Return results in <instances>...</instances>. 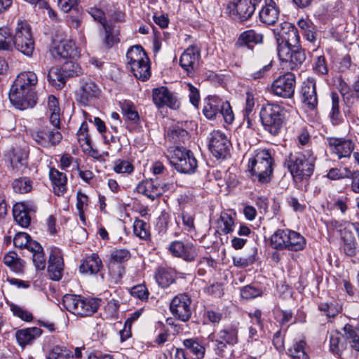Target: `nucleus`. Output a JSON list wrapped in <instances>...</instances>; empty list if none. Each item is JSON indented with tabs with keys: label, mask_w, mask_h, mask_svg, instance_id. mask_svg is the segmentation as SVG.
Instances as JSON below:
<instances>
[{
	"label": "nucleus",
	"mask_w": 359,
	"mask_h": 359,
	"mask_svg": "<svg viewBox=\"0 0 359 359\" xmlns=\"http://www.w3.org/2000/svg\"><path fill=\"white\" fill-rule=\"evenodd\" d=\"M37 82V76L34 72H23L18 75L9 93L10 101L15 108L25 110L35 106L34 88Z\"/></svg>",
	"instance_id": "f257e3e1"
},
{
	"label": "nucleus",
	"mask_w": 359,
	"mask_h": 359,
	"mask_svg": "<svg viewBox=\"0 0 359 359\" xmlns=\"http://www.w3.org/2000/svg\"><path fill=\"white\" fill-rule=\"evenodd\" d=\"M316 157L311 151L290 154L285 159L292 177L297 180L309 178L313 172Z\"/></svg>",
	"instance_id": "f03ea898"
},
{
	"label": "nucleus",
	"mask_w": 359,
	"mask_h": 359,
	"mask_svg": "<svg viewBox=\"0 0 359 359\" xmlns=\"http://www.w3.org/2000/svg\"><path fill=\"white\" fill-rule=\"evenodd\" d=\"M286 112L284 107L277 104L268 103L264 105L259 116L264 130L273 136L280 133L285 123Z\"/></svg>",
	"instance_id": "7ed1b4c3"
},
{
	"label": "nucleus",
	"mask_w": 359,
	"mask_h": 359,
	"mask_svg": "<svg viewBox=\"0 0 359 359\" xmlns=\"http://www.w3.org/2000/svg\"><path fill=\"white\" fill-rule=\"evenodd\" d=\"M271 245L278 250L300 251L306 247V239L299 233L288 229H278L271 237Z\"/></svg>",
	"instance_id": "20e7f679"
},
{
	"label": "nucleus",
	"mask_w": 359,
	"mask_h": 359,
	"mask_svg": "<svg viewBox=\"0 0 359 359\" xmlns=\"http://www.w3.org/2000/svg\"><path fill=\"white\" fill-rule=\"evenodd\" d=\"M249 168L254 182L269 183L273 174V159L269 152L266 150L259 151L250 161Z\"/></svg>",
	"instance_id": "39448f33"
},
{
	"label": "nucleus",
	"mask_w": 359,
	"mask_h": 359,
	"mask_svg": "<svg viewBox=\"0 0 359 359\" xmlns=\"http://www.w3.org/2000/svg\"><path fill=\"white\" fill-rule=\"evenodd\" d=\"M27 56H31L34 50V41L30 26L25 21H18L13 36V47Z\"/></svg>",
	"instance_id": "423d86ee"
},
{
	"label": "nucleus",
	"mask_w": 359,
	"mask_h": 359,
	"mask_svg": "<svg viewBox=\"0 0 359 359\" xmlns=\"http://www.w3.org/2000/svg\"><path fill=\"white\" fill-rule=\"evenodd\" d=\"M170 161L182 173L191 174L197 168V161L193 153L184 148H175L170 156Z\"/></svg>",
	"instance_id": "0eeeda50"
},
{
	"label": "nucleus",
	"mask_w": 359,
	"mask_h": 359,
	"mask_svg": "<svg viewBox=\"0 0 359 359\" xmlns=\"http://www.w3.org/2000/svg\"><path fill=\"white\" fill-rule=\"evenodd\" d=\"M230 147V140L224 133L218 130L210 133L208 148L216 158H226L229 154Z\"/></svg>",
	"instance_id": "6e6552de"
},
{
	"label": "nucleus",
	"mask_w": 359,
	"mask_h": 359,
	"mask_svg": "<svg viewBox=\"0 0 359 359\" xmlns=\"http://www.w3.org/2000/svg\"><path fill=\"white\" fill-rule=\"evenodd\" d=\"M296 78L294 74L288 72L276 79L271 86L272 94L282 98H292L294 94Z\"/></svg>",
	"instance_id": "1a4fd4ad"
},
{
	"label": "nucleus",
	"mask_w": 359,
	"mask_h": 359,
	"mask_svg": "<svg viewBox=\"0 0 359 359\" xmlns=\"http://www.w3.org/2000/svg\"><path fill=\"white\" fill-rule=\"evenodd\" d=\"M191 299L185 294H180L175 296L170 304V310L172 314L182 322L188 321L191 316Z\"/></svg>",
	"instance_id": "9d476101"
},
{
	"label": "nucleus",
	"mask_w": 359,
	"mask_h": 359,
	"mask_svg": "<svg viewBox=\"0 0 359 359\" xmlns=\"http://www.w3.org/2000/svg\"><path fill=\"white\" fill-rule=\"evenodd\" d=\"M278 55L280 60L289 62L291 69L299 68L306 60L305 51L299 46H278Z\"/></svg>",
	"instance_id": "9b49d317"
},
{
	"label": "nucleus",
	"mask_w": 359,
	"mask_h": 359,
	"mask_svg": "<svg viewBox=\"0 0 359 359\" xmlns=\"http://www.w3.org/2000/svg\"><path fill=\"white\" fill-rule=\"evenodd\" d=\"M168 250L172 257L188 262H194L198 256L196 247L190 242L174 241L170 243Z\"/></svg>",
	"instance_id": "f8f14e48"
},
{
	"label": "nucleus",
	"mask_w": 359,
	"mask_h": 359,
	"mask_svg": "<svg viewBox=\"0 0 359 359\" xmlns=\"http://www.w3.org/2000/svg\"><path fill=\"white\" fill-rule=\"evenodd\" d=\"M153 102L158 108L168 107L172 109L179 107V102L175 95L171 93L166 87L153 89L152 92Z\"/></svg>",
	"instance_id": "ddd939ff"
},
{
	"label": "nucleus",
	"mask_w": 359,
	"mask_h": 359,
	"mask_svg": "<svg viewBox=\"0 0 359 359\" xmlns=\"http://www.w3.org/2000/svg\"><path fill=\"white\" fill-rule=\"evenodd\" d=\"M226 10L230 15L235 16L241 21L249 20L255 11L250 0H238L236 2H230L227 5Z\"/></svg>",
	"instance_id": "4468645a"
},
{
	"label": "nucleus",
	"mask_w": 359,
	"mask_h": 359,
	"mask_svg": "<svg viewBox=\"0 0 359 359\" xmlns=\"http://www.w3.org/2000/svg\"><path fill=\"white\" fill-rule=\"evenodd\" d=\"M300 95L302 102L310 109H314L318 104V95L315 79L308 78L302 82Z\"/></svg>",
	"instance_id": "2eb2a0df"
},
{
	"label": "nucleus",
	"mask_w": 359,
	"mask_h": 359,
	"mask_svg": "<svg viewBox=\"0 0 359 359\" xmlns=\"http://www.w3.org/2000/svg\"><path fill=\"white\" fill-rule=\"evenodd\" d=\"M64 262L58 249H53L49 255L48 273L51 280H59L62 277Z\"/></svg>",
	"instance_id": "dca6fc26"
},
{
	"label": "nucleus",
	"mask_w": 359,
	"mask_h": 359,
	"mask_svg": "<svg viewBox=\"0 0 359 359\" xmlns=\"http://www.w3.org/2000/svg\"><path fill=\"white\" fill-rule=\"evenodd\" d=\"M169 187L170 184H165L163 186H160L155 184L152 180H149L140 182L136 189L138 193L144 194L147 198L154 201L168 189Z\"/></svg>",
	"instance_id": "f3484780"
},
{
	"label": "nucleus",
	"mask_w": 359,
	"mask_h": 359,
	"mask_svg": "<svg viewBox=\"0 0 359 359\" xmlns=\"http://www.w3.org/2000/svg\"><path fill=\"white\" fill-rule=\"evenodd\" d=\"M327 140L331 151L339 158L349 157L354 149L352 142L348 140L328 137Z\"/></svg>",
	"instance_id": "a211bd4d"
},
{
	"label": "nucleus",
	"mask_w": 359,
	"mask_h": 359,
	"mask_svg": "<svg viewBox=\"0 0 359 359\" xmlns=\"http://www.w3.org/2000/svg\"><path fill=\"white\" fill-rule=\"evenodd\" d=\"M57 129L55 128V129L51 130H36L32 133V137L36 143L41 146L55 145L59 143L62 138L61 133Z\"/></svg>",
	"instance_id": "6ab92c4d"
},
{
	"label": "nucleus",
	"mask_w": 359,
	"mask_h": 359,
	"mask_svg": "<svg viewBox=\"0 0 359 359\" xmlns=\"http://www.w3.org/2000/svg\"><path fill=\"white\" fill-rule=\"evenodd\" d=\"M50 52L55 59L75 58L79 55L78 48L72 41H60Z\"/></svg>",
	"instance_id": "aec40b11"
},
{
	"label": "nucleus",
	"mask_w": 359,
	"mask_h": 359,
	"mask_svg": "<svg viewBox=\"0 0 359 359\" xmlns=\"http://www.w3.org/2000/svg\"><path fill=\"white\" fill-rule=\"evenodd\" d=\"M199 50L196 46H189L182 54L180 59L181 67L190 76L195 68L196 65L199 60Z\"/></svg>",
	"instance_id": "412c9836"
},
{
	"label": "nucleus",
	"mask_w": 359,
	"mask_h": 359,
	"mask_svg": "<svg viewBox=\"0 0 359 359\" xmlns=\"http://www.w3.org/2000/svg\"><path fill=\"white\" fill-rule=\"evenodd\" d=\"M280 11L273 0H265V5L259 11V19L264 24H275L279 18Z\"/></svg>",
	"instance_id": "4be33fe9"
},
{
	"label": "nucleus",
	"mask_w": 359,
	"mask_h": 359,
	"mask_svg": "<svg viewBox=\"0 0 359 359\" xmlns=\"http://www.w3.org/2000/svg\"><path fill=\"white\" fill-rule=\"evenodd\" d=\"M42 334V330L36 327L18 330L15 332V338L20 346L24 348L30 344Z\"/></svg>",
	"instance_id": "5701e85b"
},
{
	"label": "nucleus",
	"mask_w": 359,
	"mask_h": 359,
	"mask_svg": "<svg viewBox=\"0 0 359 359\" xmlns=\"http://www.w3.org/2000/svg\"><path fill=\"white\" fill-rule=\"evenodd\" d=\"M49 177L53 184V191L57 196H62L67 191V176L55 168H50Z\"/></svg>",
	"instance_id": "b1692460"
},
{
	"label": "nucleus",
	"mask_w": 359,
	"mask_h": 359,
	"mask_svg": "<svg viewBox=\"0 0 359 359\" xmlns=\"http://www.w3.org/2000/svg\"><path fill=\"white\" fill-rule=\"evenodd\" d=\"M341 249L346 255L353 257L357 254V243L351 230L344 228V231L341 233Z\"/></svg>",
	"instance_id": "393cba45"
},
{
	"label": "nucleus",
	"mask_w": 359,
	"mask_h": 359,
	"mask_svg": "<svg viewBox=\"0 0 359 359\" xmlns=\"http://www.w3.org/2000/svg\"><path fill=\"white\" fill-rule=\"evenodd\" d=\"M102 262L98 255L93 253L81 264L79 270L82 273L96 274L102 268Z\"/></svg>",
	"instance_id": "a878e982"
},
{
	"label": "nucleus",
	"mask_w": 359,
	"mask_h": 359,
	"mask_svg": "<svg viewBox=\"0 0 359 359\" xmlns=\"http://www.w3.org/2000/svg\"><path fill=\"white\" fill-rule=\"evenodd\" d=\"M30 210L31 209L23 203H16L13 206V214L14 219L22 227L26 228L30 224Z\"/></svg>",
	"instance_id": "bb28decb"
},
{
	"label": "nucleus",
	"mask_w": 359,
	"mask_h": 359,
	"mask_svg": "<svg viewBox=\"0 0 359 359\" xmlns=\"http://www.w3.org/2000/svg\"><path fill=\"white\" fill-rule=\"evenodd\" d=\"M216 341L219 344L225 346L226 344L234 345L238 342V329L235 325L226 327L216 335Z\"/></svg>",
	"instance_id": "cd10ccee"
},
{
	"label": "nucleus",
	"mask_w": 359,
	"mask_h": 359,
	"mask_svg": "<svg viewBox=\"0 0 359 359\" xmlns=\"http://www.w3.org/2000/svg\"><path fill=\"white\" fill-rule=\"evenodd\" d=\"M99 94L97 86L90 79H82L80 88V101L86 104L88 101Z\"/></svg>",
	"instance_id": "c85d7f7f"
},
{
	"label": "nucleus",
	"mask_w": 359,
	"mask_h": 359,
	"mask_svg": "<svg viewBox=\"0 0 359 359\" xmlns=\"http://www.w3.org/2000/svg\"><path fill=\"white\" fill-rule=\"evenodd\" d=\"M100 306V300L95 298L81 297L79 308L83 311H77L76 315L81 317L88 316L95 313Z\"/></svg>",
	"instance_id": "c756f323"
},
{
	"label": "nucleus",
	"mask_w": 359,
	"mask_h": 359,
	"mask_svg": "<svg viewBox=\"0 0 359 359\" xmlns=\"http://www.w3.org/2000/svg\"><path fill=\"white\" fill-rule=\"evenodd\" d=\"M47 79L48 83L56 89H62L68 79L58 66L53 67L49 69Z\"/></svg>",
	"instance_id": "7c9ffc66"
},
{
	"label": "nucleus",
	"mask_w": 359,
	"mask_h": 359,
	"mask_svg": "<svg viewBox=\"0 0 359 359\" xmlns=\"http://www.w3.org/2000/svg\"><path fill=\"white\" fill-rule=\"evenodd\" d=\"M155 279L162 287H167L175 281V273L172 269L158 267L155 273Z\"/></svg>",
	"instance_id": "2f4dec72"
},
{
	"label": "nucleus",
	"mask_w": 359,
	"mask_h": 359,
	"mask_svg": "<svg viewBox=\"0 0 359 359\" xmlns=\"http://www.w3.org/2000/svg\"><path fill=\"white\" fill-rule=\"evenodd\" d=\"M262 34L257 33L253 29H249L241 34L236 42V46L240 48L243 46H248L250 43H262Z\"/></svg>",
	"instance_id": "473e14b6"
},
{
	"label": "nucleus",
	"mask_w": 359,
	"mask_h": 359,
	"mask_svg": "<svg viewBox=\"0 0 359 359\" xmlns=\"http://www.w3.org/2000/svg\"><path fill=\"white\" fill-rule=\"evenodd\" d=\"M27 154L20 149H14L11 156V164L17 172H22L27 167Z\"/></svg>",
	"instance_id": "72a5a7b5"
},
{
	"label": "nucleus",
	"mask_w": 359,
	"mask_h": 359,
	"mask_svg": "<svg viewBox=\"0 0 359 359\" xmlns=\"http://www.w3.org/2000/svg\"><path fill=\"white\" fill-rule=\"evenodd\" d=\"M29 251L32 253V261L36 269L43 270L46 267V258L41 245L39 243H32Z\"/></svg>",
	"instance_id": "f704fd0d"
},
{
	"label": "nucleus",
	"mask_w": 359,
	"mask_h": 359,
	"mask_svg": "<svg viewBox=\"0 0 359 359\" xmlns=\"http://www.w3.org/2000/svg\"><path fill=\"white\" fill-rule=\"evenodd\" d=\"M128 64L130 67L135 63L144 62L149 61L147 55L140 46H135L130 48L126 54Z\"/></svg>",
	"instance_id": "c9c22d12"
},
{
	"label": "nucleus",
	"mask_w": 359,
	"mask_h": 359,
	"mask_svg": "<svg viewBox=\"0 0 359 359\" xmlns=\"http://www.w3.org/2000/svg\"><path fill=\"white\" fill-rule=\"evenodd\" d=\"M48 107L50 111V123L56 128H60V107L58 101L53 95H50L48 100Z\"/></svg>",
	"instance_id": "e433bc0d"
},
{
	"label": "nucleus",
	"mask_w": 359,
	"mask_h": 359,
	"mask_svg": "<svg viewBox=\"0 0 359 359\" xmlns=\"http://www.w3.org/2000/svg\"><path fill=\"white\" fill-rule=\"evenodd\" d=\"M103 28L105 32L104 44L107 48H111L120 41L118 38L119 32L111 23L104 25Z\"/></svg>",
	"instance_id": "4c0bfd02"
},
{
	"label": "nucleus",
	"mask_w": 359,
	"mask_h": 359,
	"mask_svg": "<svg viewBox=\"0 0 359 359\" xmlns=\"http://www.w3.org/2000/svg\"><path fill=\"white\" fill-rule=\"evenodd\" d=\"M258 329L260 328L251 323V325L248 327L247 344L250 348L253 349L257 347V351H259L262 350V343L259 340Z\"/></svg>",
	"instance_id": "58836bf2"
},
{
	"label": "nucleus",
	"mask_w": 359,
	"mask_h": 359,
	"mask_svg": "<svg viewBox=\"0 0 359 359\" xmlns=\"http://www.w3.org/2000/svg\"><path fill=\"white\" fill-rule=\"evenodd\" d=\"M222 100L212 98L204 106L203 113L208 119L216 118L219 116Z\"/></svg>",
	"instance_id": "ea45409f"
},
{
	"label": "nucleus",
	"mask_w": 359,
	"mask_h": 359,
	"mask_svg": "<svg viewBox=\"0 0 359 359\" xmlns=\"http://www.w3.org/2000/svg\"><path fill=\"white\" fill-rule=\"evenodd\" d=\"M330 96L332 99V109L330 118L333 125H339L343 120L339 110V97L336 92H332Z\"/></svg>",
	"instance_id": "a19ab883"
},
{
	"label": "nucleus",
	"mask_w": 359,
	"mask_h": 359,
	"mask_svg": "<svg viewBox=\"0 0 359 359\" xmlns=\"http://www.w3.org/2000/svg\"><path fill=\"white\" fill-rule=\"evenodd\" d=\"M13 50V35L8 27H0V51Z\"/></svg>",
	"instance_id": "79ce46f5"
},
{
	"label": "nucleus",
	"mask_w": 359,
	"mask_h": 359,
	"mask_svg": "<svg viewBox=\"0 0 359 359\" xmlns=\"http://www.w3.org/2000/svg\"><path fill=\"white\" fill-rule=\"evenodd\" d=\"M344 336L347 342L351 344L352 348L359 351V336L356 329L351 325L346 324L344 328Z\"/></svg>",
	"instance_id": "37998d69"
},
{
	"label": "nucleus",
	"mask_w": 359,
	"mask_h": 359,
	"mask_svg": "<svg viewBox=\"0 0 359 359\" xmlns=\"http://www.w3.org/2000/svg\"><path fill=\"white\" fill-rule=\"evenodd\" d=\"M305 347V341L299 340L295 342L291 348H288L287 353L294 359H309Z\"/></svg>",
	"instance_id": "c03bdc74"
},
{
	"label": "nucleus",
	"mask_w": 359,
	"mask_h": 359,
	"mask_svg": "<svg viewBox=\"0 0 359 359\" xmlns=\"http://www.w3.org/2000/svg\"><path fill=\"white\" fill-rule=\"evenodd\" d=\"M47 359H74V357L67 347L57 345L49 351Z\"/></svg>",
	"instance_id": "a18cd8bd"
},
{
	"label": "nucleus",
	"mask_w": 359,
	"mask_h": 359,
	"mask_svg": "<svg viewBox=\"0 0 359 359\" xmlns=\"http://www.w3.org/2000/svg\"><path fill=\"white\" fill-rule=\"evenodd\" d=\"M183 344L185 348L189 350L197 358L203 357L205 348L196 338L184 339Z\"/></svg>",
	"instance_id": "49530a36"
},
{
	"label": "nucleus",
	"mask_w": 359,
	"mask_h": 359,
	"mask_svg": "<svg viewBox=\"0 0 359 359\" xmlns=\"http://www.w3.org/2000/svg\"><path fill=\"white\" fill-rule=\"evenodd\" d=\"M120 107L123 116L133 122H137L139 120V114L136 111L133 103L129 100H123L120 102Z\"/></svg>",
	"instance_id": "de8ad7c7"
},
{
	"label": "nucleus",
	"mask_w": 359,
	"mask_h": 359,
	"mask_svg": "<svg viewBox=\"0 0 359 359\" xmlns=\"http://www.w3.org/2000/svg\"><path fill=\"white\" fill-rule=\"evenodd\" d=\"M134 76L143 81L147 80L151 75L149 61L144 62L135 63L130 67Z\"/></svg>",
	"instance_id": "09e8293b"
},
{
	"label": "nucleus",
	"mask_w": 359,
	"mask_h": 359,
	"mask_svg": "<svg viewBox=\"0 0 359 359\" xmlns=\"http://www.w3.org/2000/svg\"><path fill=\"white\" fill-rule=\"evenodd\" d=\"M81 297L79 295L67 294L63 297L62 305L67 311L76 315L78 311H80L79 304Z\"/></svg>",
	"instance_id": "8fccbe9b"
},
{
	"label": "nucleus",
	"mask_w": 359,
	"mask_h": 359,
	"mask_svg": "<svg viewBox=\"0 0 359 359\" xmlns=\"http://www.w3.org/2000/svg\"><path fill=\"white\" fill-rule=\"evenodd\" d=\"M133 232L141 239L147 240L150 236L149 224L139 218H136L134 221Z\"/></svg>",
	"instance_id": "3c124183"
},
{
	"label": "nucleus",
	"mask_w": 359,
	"mask_h": 359,
	"mask_svg": "<svg viewBox=\"0 0 359 359\" xmlns=\"http://www.w3.org/2000/svg\"><path fill=\"white\" fill-rule=\"evenodd\" d=\"M234 219L227 213H222L217 220V228L224 234L233 231Z\"/></svg>",
	"instance_id": "603ef678"
},
{
	"label": "nucleus",
	"mask_w": 359,
	"mask_h": 359,
	"mask_svg": "<svg viewBox=\"0 0 359 359\" xmlns=\"http://www.w3.org/2000/svg\"><path fill=\"white\" fill-rule=\"evenodd\" d=\"M330 351L336 355H340L346 348V344L342 340L339 333H331L330 336Z\"/></svg>",
	"instance_id": "864d4df0"
},
{
	"label": "nucleus",
	"mask_w": 359,
	"mask_h": 359,
	"mask_svg": "<svg viewBox=\"0 0 359 359\" xmlns=\"http://www.w3.org/2000/svg\"><path fill=\"white\" fill-rule=\"evenodd\" d=\"M12 187L14 191L19 194L28 193L32 188V182L27 177L15 179L12 183Z\"/></svg>",
	"instance_id": "5fc2aeb1"
},
{
	"label": "nucleus",
	"mask_w": 359,
	"mask_h": 359,
	"mask_svg": "<svg viewBox=\"0 0 359 359\" xmlns=\"http://www.w3.org/2000/svg\"><path fill=\"white\" fill-rule=\"evenodd\" d=\"M60 68L63 72L65 76L67 79L74 76H79L82 73L81 68L79 65L72 60H67L64 62Z\"/></svg>",
	"instance_id": "6e6d98bb"
},
{
	"label": "nucleus",
	"mask_w": 359,
	"mask_h": 359,
	"mask_svg": "<svg viewBox=\"0 0 359 359\" xmlns=\"http://www.w3.org/2000/svg\"><path fill=\"white\" fill-rule=\"evenodd\" d=\"M32 243H37L32 240L29 234L25 232H20L15 234L13 238V244L15 247L20 248H27L29 251V247Z\"/></svg>",
	"instance_id": "4d7b16f0"
},
{
	"label": "nucleus",
	"mask_w": 359,
	"mask_h": 359,
	"mask_svg": "<svg viewBox=\"0 0 359 359\" xmlns=\"http://www.w3.org/2000/svg\"><path fill=\"white\" fill-rule=\"evenodd\" d=\"M4 263L15 271H19L22 266L21 260L14 252H9L4 256Z\"/></svg>",
	"instance_id": "13d9d810"
},
{
	"label": "nucleus",
	"mask_w": 359,
	"mask_h": 359,
	"mask_svg": "<svg viewBox=\"0 0 359 359\" xmlns=\"http://www.w3.org/2000/svg\"><path fill=\"white\" fill-rule=\"evenodd\" d=\"M284 33L282 34L283 43L278 46H287L291 48L298 46L299 36L297 29H292V31H290L287 36L283 34Z\"/></svg>",
	"instance_id": "bf43d9fd"
},
{
	"label": "nucleus",
	"mask_w": 359,
	"mask_h": 359,
	"mask_svg": "<svg viewBox=\"0 0 359 359\" xmlns=\"http://www.w3.org/2000/svg\"><path fill=\"white\" fill-rule=\"evenodd\" d=\"M320 311H323L327 318L335 317L340 311V307L334 303L323 302L318 305Z\"/></svg>",
	"instance_id": "052dcab7"
},
{
	"label": "nucleus",
	"mask_w": 359,
	"mask_h": 359,
	"mask_svg": "<svg viewBox=\"0 0 359 359\" xmlns=\"http://www.w3.org/2000/svg\"><path fill=\"white\" fill-rule=\"evenodd\" d=\"M9 306L14 316L27 322L32 320V314L20 306L15 304H11Z\"/></svg>",
	"instance_id": "680f3d73"
},
{
	"label": "nucleus",
	"mask_w": 359,
	"mask_h": 359,
	"mask_svg": "<svg viewBox=\"0 0 359 359\" xmlns=\"http://www.w3.org/2000/svg\"><path fill=\"white\" fill-rule=\"evenodd\" d=\"M133 170V165L128 161L118 159L114 162V170L117 173L130 174Z\"/></svg>",
	"instance_id": "e2e57ef3"
},
{
	"label": "nucleus",
	"mask_w": 359,
	"mask_h": 359,
	"mask_svg": "<svg viewBox=\"0 0 359 359\" xmlns=\"http://www.w3.org/2000/svg\"><path fill=\"white\" fill-rule=\"evenodd\" d=\"M351 170L348 168H344L342 170L332 168L327 173V177L331 180H339L349 178Z\"/></svg>",
	"instance_id": "0e129e2a"
},
{
	"label": "nucleus",
	"mask_w": 359,
	"mask_h": 359,
	"mask_svg": "<svg viewBox=\"0 0 359 359\" xmlns=\"http://www.w3.org/2000/svg\"><path fill=\"white\" fill-rule=\"evenodd\" d=\"M219 116H222L227 123H231L233 121L234 116L229 102L222 100Z\"/></svg>",
	"instance_id": "69168bd1"
},
{
	"label": "nucleus",
	"mask_w": 359,
	"mask_h": 359,
	"mask_svg": "<svg viewBox=\"0 0 359 359\" xmlns=\"http://www.w3.org/2000/svg\"><path fill=\"white\" fill-rule=\"evenodd\" d=\"M130 257V252L126 249H116L111 252V259L114 262H124Z\"/></svg>",
	"instance_id": "338daca9"
},
{
	"label": "nucleus",
	"mask_w": 359,
	"mask_h": 359,
	"mask_svg": "<svg viewBox=\"0 0 359 359\" xmlns=\"http://www.w3.org/2000/svg\"><path fill=\"white\" fill-rule=\"evenodd\" d=\"M181 217L185 229L189 233L195 232L194 217L187 212H182Z\"/></svg>",
	"instance_id": "774afa93"
}]
</instances>
